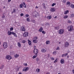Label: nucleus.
<instances>
[{"label":"nucleus","instance_id":"39","mask_svg":"<svg viewBox=\"0 0 74 74\" xmlns=\"http://www.w3.org/2000/svg\"><path fill=\"white\" fill-rule=\"evenodd\" d=\"M36 60L37 61V62H38V60H40V59L38 58H36Z\"/></svg>","mask_w":74,"mask_h":74},{"label":"nucleus","instance_id":"13","mask_svg":"<svg viewBox=\"0 0 74 74\" xmlns=\"http://www.w3.org/2000/svg\"><path fill=\"white\" fill-rule=\"evenodd\" d=\"M55 8H51V11H52V12H54V11H55Z\"/></svg>","mask_w":74,"mask_h":74},{"label":"nucleus","instance_id":"42","mask_svg":"<svg viewBox=\"0 0 74 74\" xmlns=\"http://www.w3.org/2000/svg\"><path fill=\"white\" fill-rule=\"evenodd\" d=\"M68 22V23H72V22H71V21L70 20H69Z\"/></svg>","mask_w":74,"mask_h":74},{"label":"nucleus","instance_id":"31","mask_svg":"<svg viewBox=\"0 0 74 74\" xmlns=\"http://www.w3.org/2000/svg\"><path fill=\"white\" fill-rule=\"evenodd\" d=\"M56 3H52V4L51 5V6L52 7H53V6H54V5H56Z\"/></svg>","mask_w":74,"mask_h":74},{"label":"nucleus","instance_id":"17","mask_svg":"<svg viewBox=\"0 0 74 74\" xmlns=\"http://www.w3.org/2000/svg\"><path fill=\"white\" fill-rule=\"evenodd\" d=\"M69 10H67L66 11L64 12V14H65V15H66L67 14H68V13H69Z\"/></svg>","mask_w":74,"mask_h":74},{"label":"nucleus","instance_id":"36","mask_svg":"<svg viewBox=\"0 0 74 74\" xmlns=\"http://www.w3.org/2000/svg\"><path fill=\"white\" fill-rule=\"evenodd\" d=\"M18 45L19 47H20L21 46V43H20L19 42L18 43Z\"/></svg>","mask_w":74,"mask_h":74},{"label":"nucleus","instance_id":"5","mask_svg":"<svg viewBox=\"0 0 74 74\" xmlns=\"http://www.w3.org/2000/svg\"><path fill=\"white\" fill-rule=\"evenodd\" d=\"M6 59H7L8 60H10L12 59V58H11V56H7L5 58Z\"/></svg>","mask_w":74,"mask_h":74},{"label":"nucleus","instance_id":"63","mask_svg":"<svg viewBox=\"0 0 74 74\" xmlns=\"http://www.w3.org/2000/svg\"><path fill=\"white\" fill-rule=\"evenodd\" d=\"M0 11H1V9H0Z\"/></svg>","mask_w":74,"mask_h":74},{"label":"nucleus","instance_id":"7","mask_svg":"<svg viewBox=\"0 0 74 74\" xmlns=\"http://www.w3.org/2000/svg\"><path fill=\"white\" fill-rule=\"evenodd\" d=\"M27 70H29V68L27 67H25L23 69V71H27Z\"/></svg>","mask_w":74,"mask_h":74},{"label":"nucleus","instance_id":"12","mask_svg":"<svg viewBox=\"0 0 74 74\" xmlns=\"http://www.w3.org/2000/svg\"><path fill=\"white\" fill-rule=\"evenodd\" d=\"M41 51L43 53H45V52H46L47 51H46L45 49H42L41 50Z\"/></svg>","mask_w":74,"mask_h":74},{"label":"nucleus","instance_id":"59","mask_svg":"<svg viewBox=\"0 0 74 74\" xmlns=\"http://www.w3.org/2000/svg\"><path fill=\"white\" fill-rule=\"evenodd\" d=\"M72 71L73 72V74H74V70H72Z\"/></svg>","mask_w":74,"mask_h":74},{"label":"nucleus","instance_id":"45","mask_svg":"<svg viewBox=\"0 0 74 74\" xmlns=\"http://www.w3.org/2000/svg\"><path fill=\"white\" fill-rule=\"evenodd\" d=\"M71 16L72 18H73V17H74V14H73L71 15Z\"/></svg>","mask_w":74,"mask_h":74},{"label":"nucleus","instance_id":"14","mask_svg":"<svg viewBox=\"0 0 74 74\" xmlns=\"http://www.w3.org/2000/svg\"><path fill=\"white\" fill-rule=\"evenodd\" d=\"M68 55V53H66V54H62V57H64V56H66Z\"/></svg>","mask_w":74,"mask_h":74},{"label":"nucleus","instance_id":"44","mask_svg":"<svg viewBox=\"0 0 74 74\" xmlns=\"http://www.w3.org/2000/svg\"><path fill=\"white\" fill-rule=\"evenodd\" d=\"M41 32H42V33H43V34H45V32L44 31H42Z\"/></svg>","mask_w":74,"mask_h":74},{"label":"nucleus","instance_id":"41","mask_svg":"<svg viewBox=\"0 0 74 74\" xmlns=\"http://www.w3.org/2000/svg\"><path fill=\"white\" fill-rule=\"evenodd\" d=\"M30 19H29V18H27V22H29L30 21Z\"/></svg>","mask_w":74,"mask_h":74},{"label":"nucleus","instance_id":"49","mask_svg":"<svg viewBox=\"0 0 74 74\" xmlns=\"http://www.w3.org/2000/svg\"><path fill=\"white\" fill-rule=\"evenodd\" d=\"M16 71H18L19 70V68H16Z\"/></svg>","mask_w":74,"mask_h":74},{"label":"nucleus","instance_id":"4","mask_svg":"<svg viewBox=\"0 0 74 74\" xmlns=\"http://www.w3.org/2000/svg\"><path fill=\"white\" fill-rule=\"evenodd\" d=\"M68 30L69 31H72L73 30V26L71 25L70 26H69L67 28Z\"/></svg>","mask_w":74,"mask_h":74},{"label":"nucleus","instance_id":"61","mask_svg":"<svg viewBox=\"0 0 74 74\" xmlns=\"http://www.w3.org/2000/svg\"><path fill=\"white\" fill-rule=\"evenodd\" d=\"M18 74H22V73H18Z\"/></svg>","mask_w":74,"mask_h":74},{"label":"nucleus","instance_id":"25","mask_svg":"<svg viewBox=\"0 0 74 74\" xmlns=\"http://www.w3.org/2000/svg\"><path fill=\"white\" fill-rule=\"evenodd\" d=\"M12 34V32H8V34L9 36H10Z\"/></svg>","mask_w":74,"mask_h":74},{"label":"nucleus","instance_id":"10","mask_svg":"<svg viewBox=\"0 0 74 74\" xmlns=\"http://www.w3.org/2000/svg\"><path fill=\"white\" fill-rule=\"evenodd\" d=\"M21 30L23 32H25V27L23 26L21 27Z\"/></svg>","mask_w":74,"mask_h":74},{"label":"nucleus","instance_id":"21","mask_svg":"<svg viewBox=\"0 0 74 74\" xmlns=\"http://www.w3.org/2000/svg\"><path fill=\"white\" fill-rule=\"evenodd\" d=\"M50 44V41L49 40H47L46 42V44Z\"/></svg>","mask_w":74,"mask_h":74},{"label":"nucleus","instance_id":"58","mask_svg":"<svg viewBox=\"0 0 74 74\" xmlns=\"http://www.w3.org/2000/svg\"><path fill=\"white\" fill-rule=\"evenodd\" d=\"M57 18V16H56L54 18L55 19H56V18Z\"/></svg>","mask_w":74,"mask_h":74},{"label":"nucleus","instance_id":"50","mask_svg":"<svg viewBox=\"0 0 74 74\" xmlns=\"http://www.w3.org/2000/svg\"><path fill=\"white\" fill-rule=\"evenodd\" d=\"M20 15H21V16H23V14L21 13L20 14Z\"/></svg>","mask_w":74,"mask_h":74},{"label":"nucleus","instance_id":"51","mask_svg":"<svg viewBox=\"0 0 74 74\" xmlns=\"http://www.w3.org/2000/svg\"><path fill=\"white\" fill-rule=\"evenodd\" d=\"M51 59L52 60H55V59L54 58H51Z\"/></svg>","mask_w":74,"mask_h":74},{"label":"nucleus","instance_id":"20","mask_svg":"<svg viewBox=\"0 0 74 74\" xmlns=\"http://www.w3.org/2000/svg\"><path fill=\"white\" fill-rule=\"evenodd\" d=\"M28 41V44L29 45H31V44H32V42H31V41H30L29 40H27Z\"/></svg>","mask_w":74,"mask_h":74},{"label":"nucleus","instance_id":"27","mask_svg":"<svg viewBox=\"0 0 74 74\" xmlns=\"http://www.w3.org/2000/svg\"><path fill=\"white\" fill-rule=\"evenodd\" d=\"M59 26H56L55 28V29L58 30V29H59Z\"/></svg>","mask_w":74,"mask_h":74},{"label":"nucleus","instance_id":"53","mask_svg":"<svg viewBox=\"0 0 74 74\" xmlns=\"http://www.w3.org/2000/svg\"><path fill=\"white\" fill-rule=\"evenodd\" d=\"M25 16H26V17H28V16H29V15L27 14H26V15H25Z\"/></svg>","mask_w":74,"mask_h":74},{"label":"nucleus","instance_id":"6","mask_svg":"<svg viewBox=\"0 0 74 74\" xmlns=\"http://www.w3.org/2000/svg\"><path fill=\"white\" fill-rule=\"evenodd\" d=\"M37 12L36 11H34L33 12V15H34V17H36V16H37Z\"/></svg>","mask_w":74,"mask_h":74},{"label":"nucleus","instance_id":"37","mask_svg":"<svg viewBox=\"0 0 74 74\" xmlns=\"http://www.w3.org/2000/svg\"><path fill=\"white\" fill-rule=\"evenodd\" d=\"M3 67H4V66L2 65L1 66V67L0 68V69H1V70H2V69H3Z\"/></svg>","mask_w":74,"mask_h":74},{"label":"nucleus","instance_id":"9","mask_svg":"<svg viewBox=\"0 0 74 74\" xmlns=\"http://www.w3.org/2000/svg\"><path fill=\"white\" fill-rule=\"evenodd\" d=\"M69 45V43L68 42H66L65 43V47H68Z\"/></svg>","mask_w":74,"mask_h":74},{"label":"nucleus","instance_id":"47","mask_svg":"<svg viewBox=\"0 0 74 74\" xmlns=\"http://www.w3.org/2000/svg\"><path fill=\"white\" fill-rule=\"evenodd\" d=\"M60 49L59 48V47H58L56 49V50H59Z\"/></svg>","mask_w":74,"mask_h":74},{"label":"nucleus","instance_id":"57","mask_svg":"<svg viewBox=\"0 0 74 74\" xmlns=\"http://www.w3.org/2000/svg\"><path fill=\"white\" fill-rule=\"evenodd\" d=\"M43 7H44V8H45V5H44L43 6Z\"/></svg>","mask_w":74,"mask_h":74},{"label":"nucleus","instance_id":"23","mask_svg":"<svg viewBox=\"0 0 74 74\" xmlns=\"http://www.w3.org/2000/svg\"><path fill=\"white\" fill-rule=\"evenodd\" d=\"M51 18H52V17L51 16H47V19H50Z\"/></svg>","mask_w":74,"mask_h":74},{"label":"nucleus","instance_id":"35","mask_svg":"<svg viewBox=\"0 0 74 74\" xmlns=\"http://www.w3.org/2000/svg\"><path fill=\"white\" fill-rule=\"evenodd\" d=\"M36 71L37 72H38V73H39V72H40V69H36Z\"/></svg>","mask_w":74,"mask_h":74},{"label":"nucleus","instance_id":"1","mask_svg":"<svg viewBox=\"0 0 74 74\" xmlns=\"http://www.w3.org/2000/svg\"><path fill=\"white\" fill-rule=\"evenodd\" d=\"M34 47H35L34 48V54H37V53H38V51L37 49H36V47L34 46Z\"/></svg>","mask_w":74,"mask_h":74},{"label":"nucleus","instance_id":"56","mask_svg":"<svg viewBox=\"0 0 74 74\" xmlns=\"http://www.w3.org/2000/svg\"><path fill=\"white\" fill-rule=\"evenodd\" d=\"M46 74H50V73H49L48 72V73H46Z\"/></svg>","mask_w":74,"mask_h":74},{"label":"nucleus","instance_id":"24","mask_svg":"<svg viewBox=\"0 0 74 74\" xmlns=\"http://www.w3.org/2000/svg\"><path fill=\"white\" fill-rule=\"evenodd\" d=\"M23 8V4H22V3H21L20 4V8Z\"/></svg>","mask_w":74,"mask_h":74},{"label":"nucleus","instance_id":"33","mask_svg":"<svg viewBox=\"0 0 74 74\" xmlns=\"http://www.w3.org/2000/svg\"><path fill=\"white\" fill-rule=\"evenodd\" d=\"M13 12L14 13H15L16 12V9H13Z\"/></svg>","mask_w":74,"mask_h":74},{"label":"nucleus","instance_id":"16","mask_svg":"<svg viewBox=\"0 0 74 74\" xmlns=\"http://www.w3.org/2000/svg\"><path fill=\"white\" fill-rule=\"evenodd\" d=\"M43 30V29H42V27H41L40 28V29L39 30V31L40 32H42V31Z\"/></svg>","mask_w":74,"mask_h":74},{"label":"nucleus","instance_id":"54","mask_svg":"<svg viewBox=\"0 0 74 74\" xmlns=\"http://www.w3.org/2000/svg\"><path fill=\"white\" fill-rule=\"evenodd\" d=\"M8 0V3H10L11 1V0Z\"/></svg>","mask_w":74,"mask_h":74},{"label":"nucleus","instance_id":"11","mask_svg":"<svg viewBox=\"0 0 74 74\" xmlns=\"http://www.w3.org/2000/svg\"><path fill=\"white\" fill-rule=\"evenodd\" d=\"M60 63L61 64H63L64 63V60L63 59H62L60 60Z\"/></svg>","mask_w":74,"mask_h":74},{"label":"nucleus","instance_id":"19","mask_svg":"<svg viewBox=\"0 0 74 74\" xmlns=\"http://www.w3.org/2000/svg\"><path fill=\"white\" fill-rule=\"evenodd\" d=\"M19 55H18L17 54H16L14 55V58H18V57H19Z\"/></svg>","mask_w":74,"mask_h":74},{"label":"nucleus","instance_id":"15","mask_svg":"<svg viewBox=\"0 0 74 74\" xmlns=\"http://www.w3.org/2000/svg\"><path fill=\"white\" fill-rule=\"evenodd\" d=\"M12 34H13L14 36H15V37H17V35H16V33H14V32H12Z\"/></svg>","mask_w":74,"mask_h":74},{"label":"nucleus","instance_id":"3","mask_svg":"<svg viewBox=\"0 0 74 74\" xmlns=\"http://www.w3.org/2000/svg\"><path fill=\"white\" fill-rule=\"evenodd\" d=\"M3 47L5 49L7 48V47H8V45H7V43L5 42H4L3 44Z\"/></svg>","mask_w":74,"mask_h":74},{"label":"nucleus","instance_id":"60","mask_svg":"<svg viewBox=\"0 0 74 74\" xmlns=\"http://www.w3.org/2000/svg\"><path fill=\"white\" fill-rule=\"evenodd\" d=\"M38 8V7H37V6H36V8Z\"/></svg>","mask_w":74,"mask_h":74},{"label":"nucleus","instance_id":"48","mask_svg":"<svg viewBox=\"0 0 74 74\" xmlns=\"http://www.w3.org/2000/svg\"><path fill=\"white\" fill-rule=\"evenodd\" d=\"M20 23H17V26H20Z\"/></svg>","mask_w":74,"mask_h":74},{"label":"nucleus","instance_id":"38","mask_svg":"<svg viewBox=\"0 0 74 74\" xmlns=\"http://www.w3.org/2000/svg\"><path fill=\"white\" fill-rule=\"evenodd\" d=\"M56 51H54L53 52V55H56Z\"/></svg>","mask_w":74,"mask_h":74},{"label":"nucleus","instance_id":"26","mask_svg":"<svg viewBox=\"0 0 74 74\" xmlns=\"http://www.w3.org/2000/svg\"><path fill=\"white\" fill-rule=\"evenodd\" d=\"M37 41H37V40H33V42L34 43H37Z\"/></svg>","mask_w":74,"mask_h":74},{"label":"nucleus","instance_id":"8","mask_svg":"<svg viewBox=\"0 0 74 74\" xmlns=\"http://www.w3.org/2000/svg\"><path fill=\"white\" fill-rule=\"evenodd\" d=\"M28 36V33L27 32H26L23 34V36L24 37H27Z\"/></svg>","mask_w":74,"mask_h":74},{"label":"nucleus","instance_id":"32","mask_svg":"<svg viewBox=\"0 0 74 74\" xmlns=\"http://www.w3.org/2000/svg\"><path fill=\"white\" fill-rule=\"evenodd\" d=\"M26 42V40H23L22 41V43H25V42Z\"/></svg>","mask_w":74,"mask_h":74},{"label":"nucleus","instance_id":"2","mask_svg":"<svg viewBox=\"0 0 74 74\" xmlns=\"http://www.w3.org/2000/svg\"><path fill=\"white\" fill-rule=\"evenodd\" d=\"M64 32V29H60L58 31V33L60 34H63Z\"/></svg>","mask_w":74,"mask_h":74},{"label":"nucleus","instance_id":"28","mask_svg":"<svg viewBox=\"0 0 74 74\" xmlns=\"http://www.w3.org/2000/svg\"><path fill=\"white\" fill-rule=\"evenodd\" d=\"M68 18V16L67 15H66L64 16V19H66V18Z\"/></svg>","mask_w":74,"mask_h":74},{"label":"nucleus","instance_id":"46","mask_svg":"<svg viewBox=\"0 0 74 74\" xmlns=\"http://www.w3.org/2000/svg\"><path fill=\"white\" fill-rule=\"evenodd\" d=\"M58 61V60H57V59H56V60L54 61V63H56Z\"/></svg>","mask_w":74,"mask_h":74},{"label":"nucleus","instance_id":"62","mask_svg":"<svg viewBox=\"0 0 74 74\" xmlns=\"http://www.w3.org/2000/svg\"><path fill=\"white\" fill-rule=\"evenodd\" d=\"M13 13H14L13 12H12L11 14H13Z\"/></svg>","mask_w":74,"mask_h":74},{"label":"nucleus","instance_id":"34","mask_svg":"<svg viewBox=\"0 0 74 74\" xmlns=\"http://www.w3.org/2000/svg\"><path fill=\"white\" fill-rule=\"evenodd\" d=\"M66 4H67V5H70V2L69 1H68L67 3H66Z\"/></svg>","mask_w":74,"mask_h":74},{"label":"nucleus","instance_id":"52","mask_svg":"<svg viewBox=\"0 0 74 74\" xmlns=\"http://www.w3.org/2000/svg\"><path fill=\"white\" fill-rule=\"evenodd\" d=\"M24 66H27V64L26 63H25L24 64Z\"/></svg>","mask_w":74,"mask_h":74},{"label":"nucleus","instance_id":"64","mask_svg":"<svg viewBox=\"0 0 74 74\" xmlns=\"http://www.w3.org/2000/svg\"><path fill=\"white\" fill-rule=\"evenodd\" d=\"M59 43L60 44L61 43L60 42H59Z\"/></svg>","mask_w":74,"mask_h":74},{"label":"nucleus","instance_id":"40","mask_svg":"<svg viewBox=\"0 0 74 74\" xmlns=\"http://www.w3.org/2000/svg\"><path fill=\"white\" fill-rule=\"evenodd\" d=\"M13 27H11L10 28V31H12V30H13Z\"/></svg>","mask_w":74,"mask_h":74},{"label":"nucleus","instance_id":"29","mask_svg":"<svg viewBox=\"0 0 74 74\" xmlns=\"http://www.w3.org/2000/svg\"><path fill=\"white\" fill-rule=\"evenodd\" d=\"M71 8H74V5L73 4H71Z\"/></svg>","mask_w":74,"mask_h":74},{"label":"nucleus","instance_id":"22","mask_svg":"<svg viewBox=\"0 0 74 74\" xmlns=\"http://www.w3.org/2000/svg\"><path fill=\"white\" fill-rule=\"evenodd\" d=\"M37 54H35V55L33 57V59H34L36 58L37 57Z\"/></svg>","mask_w":74,"mask_h":74},{"label":"nucleus","instance_id":"55","mask_svg":"<svg viewBox=\"0 0 74 74\" xmlns=\"http://www.w3.org/2000/svg\"><path fill=\"white\" fill-rule=\"evenodd\" d=\"M5 17V16H4V15H3V16H2V18H3Z\"/></svg>","mask_w":74,"mask_h":74},{"label":"nucleus","instance_id":"18","mask_svg":"<svg viewBox=\"0 0 74 74\" xmlns=\"http://www.w3.org/2000/svg\"><path fill=\"white\" fill-rule=\"evenodd\" d=\"M23 6L24 8H26V6L25 2L23 3Z\"/></svg>","mask_w":74,"mask_h":74},{"label":"nucleus","instance_id":"43","mask_svg":"<svg viewBox=\"0 0 74 74\" xmlns=\"http://www.w3.org/2000/svg\"><path fill=\"white\" fill-rule=\"evenodd\" d=\"M46 25H47V26H49V23H47L46 24Z\"/></svg>","mask_w":74,"mask_h":74},{"label":"nucleus","instance_id":"30","mask_svg":"<svg viewBox=\"0 0 74 74\" xmlns=\"http://www.w3.org/2000/svg\"><path fill=\"white\" fill-rule=\"evenodd\" d=\"M38 39V38L36 36L34 37V40H37Z\"/></svg>","mask_w":74,"mask_h":74}]
</instances>
